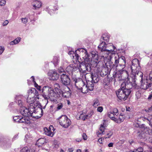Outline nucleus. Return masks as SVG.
<instances>
[{
	"label": "nucleus",
	"instance_id": "7",
	"mask_svg": "<svg viewBox=\"0 0 152 152\" xmlns=\"http://www.w3.org/2000/svg\"><path fill=\"white\" fill-rule=\"evenodd\" d=\"M105 63V66L102 67V70H99V72L103 73V75H106L111 70V66L113 62V60L107 58H103Z\"/></svg>",
	"mask_w": 152,
	"mask_h": 152
},
{
	"label": "nucleus",
	"instance_id": "9",
	"mask_svg": "<svg viewBox=\"0 0 152 152\" xmlns=\"http://www.w3.org/2000/svg\"><path fill=\"white\" fill-rule=\"evenodd\" d=\"M114 61L115 65H116V67L118 66V64L120 66H122V68L125 67L126 61L125 58L124 56L119 57L118 54H115V56L113 57V61Z\"/></svg>",
	"mask_w": 152,
	"mask_h": 152
},
{
	"label": "nucleus",
	"instance_id": "43",
	"mask_svg": "<svg viewBox=\"0 0 152 152\" xmlns=\"http://www.w3.org/2000/svg\"><path fill=\"white\" fill-rule=\"evenodd\" d=\"M6 3L5 0H0V5L1 6L4 5Z\"/></svg>",
	"mask_w": 152,
	"mask_h": 152
},
{
	"label": "nucleus",
	"instance_id": "56",
	"mask_svg": "<svg viewBox=\"0 0 152 152\" xmlns=\"http://www.w3.org/2000/svg\"><path fill=\"white\" fill-rule=\"evenodd\" d=\"M69 152H72L73 151V150L72 148H69L68 150Z\"/></svg>",
	"mask_w": 152,
	"mask_h": 152
},
{
	"label": "nucleus",
	"instance_id": "36",
	"mask_svg": "<svg viewBox=\"0 0 152 152\" xmlns=\"http://www.w3.org/2000/svg\"><path fill=\"white\" fill-rule=\"evenodd\" d=\"M20 20L22 23L24 24H26L28 21V18H21Z\"/></svg>",
	"mask_w": 152,
	"mask_h": 152
},
{
	"label": "nucleus",
	"instance_id": "29",
	"mask_svg": "<svg viewBox=\"0 0 152 152\" xmlns=\"http://www.w3.org/2000/svg\"><path fill=\"white\" fill-rule=\"evenodd\" d=\"M80 90L83 93L86 94L87 93L88 91V88L86 86V85L84 84L82 87L80 88Z\"/></svg>",
	"mask_w": 152,
	"mask_h": 152
},
{
	"label": "nucleus",
	"instance_id": "31",
	"mask_svg": "<svg viewBox=\"0 0 152 152\" xmlns=\"http://www.w3.org/2000/svg\"><path fill=\"white\" fill-rule=\"evenodd\" d=\"M21 39V38L20 37L17 38L14 40L10 42V45H13L17 44L20 41Z\"/></svg>",
	"mask_w": 152,
	"mask_h": 152
},
{
	"label": "nucleus",
	"instance_id": "63",
	"mask_svg": "<svg viewBox=\"0 0 152 152\" xmlns=\"http://www.w3.org/2000/svg\"><path fill=\"white\" fill-rule=\"evenodd\" d=\"M67 102H68V104H69L70 102H69V101H68Z\"/></svg>",
	"mask_w": 152,
	"mask_h": 152
},
{
	"label": "nucleus",
	"instance_id": "45",
	"mask_svg": "<svg viewBox=\"0 0 152 152\" xmlns=\"http://www.w3.org/2000/svg\"><path fill=\"white\" fill-rule=\"evenodd\" d=\"M30 79L31 81H32L33 83H34V85L35 87H36V86H38V85L36 83L35 81H34V77L32 76L30 78Z\"/></svg>",
	"mask_w": 152,
	"mask_h": 152
},
{
	"label": "nucleus",
	"instance_id": "40",
	"mask_svg": "<svg viewBox=\"0 0 152 152\" xmlns=\"http://www.w3.org/2000/svg\"><path fill=\"white\" fill-rule=\"evenodd\" d=\"M64 69L62 67H60L58 69V71L60 74L63 73L65 74V72H64Z\"/></svg>",
	"mask_w": 152,
	"mask_h": 152
},
{
	"label": "nucleus",
	"instance_id": "24",
	"mask_svg": "<svg viewBox=\"0 0 152 152\" xmlns=\"http://www.w3.org/2000/svg\"><path fill=\"white\" fill-rule=\"evenodd\" d=\"M28 117L24 116L23 117L20 118L19 123H24L26 124H28L30 123V121L28 120Z\"/></svg>",
	"mask_w": 152,
	"mask_h": 152
},
{
	"label": "nucleus",
	"instance_id": "58",
	"mask_svg": "<svg viewBox=\"0 0 152 152\" xmlns=\"http://www.w3.org/2000/svg\"><path fill=\"white\" fill-rule=\"evenodd\" d=\"M76 141L78 142H80L81 141V139H77L76 140Z\"/></svg>",
	"mask_w": 152,
	"mask_h": 152
},
{
	"label": "nucleus",
	"instance_id": "50",
	"mask_svg": "<svg viewBox=\"0 0 152 152\" xmlns=\"http://www.w3.org/2000/svg\"><path fill=\"white\" fill-rule=\"evenodd\" d=\"M113 133L112 132L110 131L109 133H107V135L108 136V137H105L106 138H109L112 135Z\"/></svg>",
	"mask_w": 152,
	"mask_h": 152
},
{
	"label": "nucleus",
	"instance_id": "25",
	"mask_svg": "<svg viewBox=\"0 0 152 152\" xmlns=\"http://www.w3.org/2000/svg\"><path fill=\"white\" fill-rule=\"evenodd\" d=\"M106 126V125L105 124V120H104V122L103 124H101L100 125V127L99 128V133L98 134V135L101 134H104V130Z\"/></svg>",
	"mask_w": 152,
	"mask_h": 152
},
{
	"label": "nucleus",
	"instance_id": "38",
	"mask_svg": "<svg viewBox=\"0 0 152 152\" xmlns=\"http://www.w3.org/2000/svg\"><path fill=\"white\" fill-rule=\"evenodd\" d=\"M20 118V116H14L13 118L14 121L16 122H19V120Z\"/></svg>",
	"mask_w": 152,
	"mask_h": 152
},
{
	"label": "nucleus",
	"instance_id": "27",
	"mask_svg": "<svg viewBox=\"0 0 152 152\" xmlns=\"http://www.w3.org/2000/svg\"><path fill=\"white\" fill-rule=\"evenodd\" d=\"M93 83L92 82L89 81L87 82L86 86L90 91H93L94 89V85Z\"/></svg>",
	"mask_w": 152,
	"mask_h": 152
},
{
	"label": "nucleus",
	"instance_id": "3",
	"mask_svg": "<svg viewBox=\"0 0 152 152\" xmlns=\"http://www.w3.org/2000/svg\"><path fill=\"white\" fill-rule=\"evenodd\" d=\"M28 96L27 101L29 104V109L31 110L32 109L33 110L39 104V102L37 100L39 98L38 97V93L34 88H31L28 91Z\"/></svg>",
	"mask_w": 152,
	"mask_h": 152
},
{
	"label": "nucleus",
	"instance_id": "62",
	"mask_svg": "<svg viewBox=\"0 0 152 152\" xmlns=\"http://www.w3.org/2000/svg\"><path fill=\"white\" fill-rule=\"evenodd\" d=\"M13 104V103H11L9 105V106H11Z\"/></svg>",
	"mask_w": 152,
	"mask_h": 152
},
{
	"label": "nucleus",
	"instance_id": "54",
	"mask_svg": "<svg viewBox=\"0 0 152 152\" xmlns=\"http://www.w3.org/2000/svg\"><path fill=\"white\" fill-rule=\"evenodd\" d=\"M113 143H110L108 144V146L109 147H113Z\"/></svg>",
	"mask_w": 152,
	"mask_h": 152
},
{
	"label": "nucleus",
	"instance_id": "13",
	"mask_svg": "<svg viewBox=\"0 0 152 152\" xmlns=\"http://www.w3.org/2000/svg\"><path fill=\"white\" fill-rule=\"evenodd\" d=\"M48 76L50 80H57L59 77V75L54 69L50 71L48 73Z\"/></svg>",
	"mask_w": 152,
	"mask_h": 152
},
{
	"label": "nucleus",
	"instance_id": "37",
	"mask_svg": "<svg viewBox=\"0 0 152 152\" xmlns=\"http://www.w3.org/2000/svg\"><path fill=\"white\" fill-rule=\"evenodd\" d=\"M76 51V50L75 51ZM76 53V51H75V53L74 52L70 51L69 52V54L71 55H72V56H73V58L74 59H76V60H77V58H76L75 54Z\"/></svg>",
	"mask_w": 152,
	"mask_h": 152
},
{
	"label": "nucleus",
	"instance_id": "30",
	"mask_svg": "<svg viewBox=\"0 0 152 152\" xmlns=\"http://www.w3.org/2000/svg\"><path fill=\"white\" fill-rule=\"evenodd\" d=\"M124 117L123 116L122 114H120L118 119L116 118V120H115V121L117 123H120L124 121Z\"/></svg>",
	"mask_w": 152,
	"mask_h": 152
},
{
	"label": "nucleus",
	"instance_id": "64",
	"mask_svg": "<svg viewBox=\"0 0 152 152\" xmlns=\"http://www.w3.org/2000/svg\"><path fill=\"white\" fill-rule=\"evenodd\" d=\"M53 11V10H50V11L51 12H52V11Z\"/></svg>",
	"mask_w": 152,
	"mask_h": 152
},
{
	"label": "nucleus",
	"instance_id": "34",
	"mask_svg": "<svg viewBox=\"0 0 152 152\" xmlns=\"http://www.w3.org/2000/svg\"><path fill=\"white\" fill-rule=\"evenodd\" d=\"M58 60L59 59L58 57L57 56H55L54 57L52 61L53 62V63L55 66L58 64Z\"/></svg>",
	"mask_w": 152,
	"mask_h": 152
},
{
	"label": "nucleus",
	"instance_id": "47",
	"mask_svg": "<svg viewBox=\"0 0 152 152\" xmlns=\"http://www.w3.org/2000/svg\"><path fill=\"white\" fill-rule=\"evenodd\" d=\"M59 146V144L55 143L53 145V148H57Z\"/></svg>",
	"mask_w": 152,
	"mask_h": 152
},
{
	"label": "nucleus",
	"instance_id": "19",
	"mask_svg": "<svg viewBox=\"0 0 152 152\" xmlns=\"http://www.w3.org/2000/svg\"><path fill=\"white\" fill-rule=\"evenodd\" d=\"M32 5L34 9H38L41 7L42 3L40 1L34 0L32 2Z\"/></svg>",
	"mask_w": 152,
	"mask_h": 152
},
{
	"label": "nucleus",
	"instance_id": "46",
	"mask_svg": "<svg viewBox=\"0 0 152 152\" xmlns=\"http://www.w3.org/2000/svg\"><path fill=\"white\" fill-rule=\"evenodd\" d=\"M103 110V108L102 107H99L97 108V111L100 113H101Z\"/></svg>",
	"mask_w": 152,
	"mask_h": 152
},
{
	"label": "nucleus",
	"instance_id": "35",
	"mask_svg": "<svg viewBox=\"0 0 152 152\" xmlns=\"http://www.w3.org/2000/svg\"><path fill=\"white\" fill-rule=\"evenodd\" d=\"M99 105L100 103L98 99H96L94 100V103L93 105L94 107H96L97 106Z\"/></svg>",
	"mask_w": 152,
	"mask_h": 152
},
{
	"label": "nucleus",
	"instance_id": "28",
	"mask_svg": "<svg viewBox=\"0 0 152 152\" xmlns=\"http://www.w3.org/2000/svg\"><path fill=\"white\" fill-rule=\"evenodd\" d=\"M110 37L109 34L107 33H105L103 34L101 38V40L102 39L107 42H108L109 40Z\"/></svg>",
	"mask_w": 152,
	"mask_h": 152
},
{
	"label": "nucleus",
	"instance_id": "53",
	"mask_svg": "<svg viewBox=\"0 0 152 152\" xmlns=\"http://www.w3.org/2000/svg\"><path fill=\"white\" fill-rule=\"evenodd\" d=\"M149 79L151 81H152V71L150 72L149 75Z\"/></svg>",
	"mask_w": 152,
	"mask_h": 152
},
{
	"label": "nucleus",
	"instance_id": "22",
	"mask_svg": "<svg viewBox=\"0 0 152 152\" xmlns=\"http://www.w3.org/2000/svg\"><path fill=\"white\" fill-rule=\"evenodd\" d=\"M91 77L92 79L91 82L94 83H97L99 80L98 75L96 73H92L91 74Z\"/></svg>",
	"mask_w": 152,
	"mask_h": 152
},
{
	"label": "nucleus",
	"instance_id": "48",
	"mask_svg": "<svg viewBox=\"0 0 152 152\" xmlns=\"http://www.w3.org/2000/svg\"><path fill=\"white\" fill-rule=\"evenodd\" d=\"M104 141V139L102 138H100L98 140V142L100 144H102V142Z\"/></svg>",
	"mask_w": 152,
	"mask_h": 152
},
{
	"label": "nucleus",
	"instance_id": "11",
	"mask_svg": "<svg viewBox=\"0 0 152 152\" xmlns=\"http://www.w3.org/2000/svg\"><path fill=\"white\" fill-rule=\"evenodd\" d=\"M59 123L62 126L67 128L71 124L70 119L65 115H62L59 118Z\"/></svg>",
	"mask_w": 152,
	"mask_h": 152
},
{
	"label": "nucleus",
	"instance_id": "60",
	"mask_svg": "<svg viewBox=\"0 0 152 152\" xmlns=\"http://www.w3.org/2000/svg\"><path fill=\"white\" fill-rule=\"evenodd\" d=\"M55 85L57 87H59V85L58 84L56 83L55 84Z\"/></svg>",
	"mask_w": 152,
	"mask_h": 152
},
{
	"label": "nucleus",
	"instance_id": "59",
	"mask_svg": "<svg viewBox=\"0 0 152 152\" xmlns=\"http://www.w3.org/2000/svg\"><path fill=\"white\" fill-rule=\"evenodd\" d=\"M149 125L151 126V127H152V122H149Z\"/></svg>",
	"mask_w": 152,
	"mask_h": 152
},
{
	"label": "nucleus",
	"instance_id": "8",
	"mask_svg": "<svg viewBox=\"0 0 152 152\" xmlns=\"http://www.w3.org/2000/svg\"><path fill=\"white\" fill-rule=\"evenodd\" d=\"M140 66V64L139 60L137 59H134L132 61V65L131 67L132 69L131 79L133 80L134 82L136 81V78L137 77V72L138 71H135Z\"/></svg>",
	"mask_w": 152,
	"mask_h": 152
},
{
	"label": "nucleus",
	"instance_id": "55",
	"mask_svg": "<svg viewBox=\"0 0 152 152\" xmlns=\"http://www.w3.org/2000/svg\"><path fill=\"white\" fill-rule=\"evenodd\" d=\"M152 97V94H150L148 98V99H151Z\"/></svg>",
	"mask_w": 152,
	"mask_h": 152
},
{
	"label": "nucleus",
	"instance_id": "49",
	"mask_svg": "<svg viewBox=\"0 0 152 152\" xmlns=\"http://www.w3.org/2000/svg\"><path fill=\"white\" fill-rule=\"evenodd\" d=\"M9 23V21L7 20H5L3 23L2 25L4 26H7Z\"/></svg>",
	"mask_w": 152,
	"mask_h": 152
},
{
	"label": "nucleus",
	"instance_id": "15",
	"mask_svg": "<svg viewBox=\"0 0 152 152\" xmlns=\"http://www.w3.org/2000/svg\"><path fill=\"white\" fill-rule=\"evenodd\" d=\"M30 110L29 108L28 109L25 107H23L20 108V112L23 116L28 117L31 114Z\"/></svg>",
	"mask_w": 152,
	"mask_h": 152
},
{
	"label": "nucleus",
	"instance_id": "61",
	"mask_svg": "<svg viewBox=\"0 0 152 152\" xmlns=\"http://www.w3.org/2000/svg\"><path fill=\"white\" fill-rule=\"evenodd\" d=\"M77 152H81V151L80 149H78L77 150Z\"/></svg>",
	"mask_w": 152,
	"mask_h": 152
},
{
	"label": "nucleus",
	"instance_id": "23",
	"mask_svg": "<svg viewBox=\"0 0 152 152\" xmlns=\"http://www.w3.org/2000/svg\"><path fill=\"white\" fill-rule=\"evenodd\" d=\"M67 89L66 90L63 91L62 93L63 97L65 98H69L71 96V92L70 88L66 86Z\"/></svg>",
	"mask_w": 152,
	"mask_h": 152
},
{
	"label": "nucleus",
	"instance_id": "41",
	"mask_svg": "<svg viewBox=\"0 0 152 152\" xmlns=\"http://www.w3.org/2000/svg\"><path fill=\"white\" fill-rule=\"evenodd\" d=\"M57 107L56 110H58L61 109L63 107V105L61 103H60L57 105Z\"/></svg>",
	"mask_w": 152,
	"mask_h": 152
},
{
	"label": "nucleus",
	"instance_id": "5",
	"mask_svg": "<svg viewBox=\"0 0 152 152\" xmlns=\"http://www.w3.org/2000/svg\"><path fill=\"white\" fill-rule=\"evenodd\" d=\"M128 85H126L125 83H123L121 85V88L116 91L117 96L120 100H125L131 93L130 89L126 88Z\"/></svg>",
	"mask_w": 152,
	"mask_h": 152
},
{
	"label": "nucleus",
	"instance_id": "18",
	"mask_svg": "<svg viewBox=\"0 0 152 152\" xmlns=\"http://www.w3.org/2000/svg\"><path fill=\"white\" fill-rule=\"evenodd\" d=\"M75 85L77 88L80 89V88L84 84V82L82 79H76L74 80Z\"/></svg>",
	"mask_w": 152,
	"mask_h": 152
},
{
	"label": "nucleus",
	"instance_id": "57",
	"mask_svg": "<svg viewBox=\"0 0 152 152\" xmlns=\"http://www.w3.org/2000/svg\"><path fill=\"white\" fill-rule=\"evenodd\" d=\"M36 87L37 88L38 90H40V87L39 86H38H38L36 85Z\"/></svg>",
	"mask_w": 152,
	"mask_h": 152
},
{
	"label": "nucleus",
	"instance_id": "4",
	"mask_svg": "<svg viewBox=\"0 0 152 152\" xmlns=\"http://www.w3.org/2000/svg\"><path fill=\"white\" fill-rule=\"evenodd\" d=\"M113 79H114V80L115 81L121 80H124L127 79V80H129L131 85L132 83H135V82H133V80L131 79V77L129 78L128 72L125 70H119L116 72H114L113 74Z\"/></svg>",
	"mask_w": 152,
	"mask_h": 152
},
{
	"label": "nucleus",
	"instance_id": "12",
	"mask_svg": "<svg viewBox=\"0 0 152 152\" xmlns=\"http://www.w3.org/2000/svg\"><path fill=\"white\" fill-rule=\"evenodd\" d=\"M60 77L61 82L63 84L66 86L70 85V80L68 75L65 74L63 73L61 75Z\"/></svg>",
	"mask_w": 152,
	"mask_h": 152
},
{
	"label": "nucleus",
	"instance_id": "17",
	"mask_svg": "<svg viewBox=\"0 0 152 152\" xmlns=\"http://www.w3.org/2000/svg\"><path fill=\"white\" fill-rule=\"evenodd\" d=\"M66 70L69 74H72L73 72L77 70L76 64L70 65L66 68Z\"/></svg>",
	"mask_w": 152,
	"mask_h": 152
},
{
	"label": "nucleus",
	"instance_id": "32",
	"mask_svg": "<svg viewBox=\"0 0 152 152\" xmlns=\"http://www.w3.org/2000/svg\"><path fill=\"white\" fill-rule=\"evenodd\" d=\"M45 142H46L45 139L44 138H41L39 139L37 141L36 143L38 144H40V145H42Z\"/></svg>",
	"mask_w": 152,
	"mask_h": 152
},
{
	"label": "nucleus",
	"instance_id": "42",
	"mask_svg": "<svg viewBox=\"0 0 152 152\" xmlns=\"http://www.w3.org/2000/svg\"><path fill=\"white\" fill-rule=\"evenodd\" d=\"M19 98H20V96L17 97L16 99L18 100V104L20 107L22 105V102L21 100L19 99Z\"/></svg>",
	"mask_w": 152,
	"mask_h": 152
},
{
	"label": "nucleus",
	"instance_id": "44",
	"mask_svg": "<svg viewBox=\"0 0 152 152\" xmlns=\"http://www.w3.org/2000/svg\"><path fill=\"white\" fill-rule=\"evenodd\" d=\"M4 50V47L3 46H0V55L2 54Z\"/></svg>",
	"mask_w": 152,
	"mask_h": 152
},
{
	"label": "nucleus",
	"instance_id": "52",
	"mask_svg": "<svg viewBox=\"0 0 152 152\" xmlns=\"http://www.w3.org/2000/svg\"><path fill=\"white\" fill-rule=\"evenodd\" d=\"M45 10L46 11L48 12V13L51 15L52 13L50 12V9L48 7H47L45 8Z\"/></svg>",
	"mask_w": 152,
	"mask_h": 152
},
{
	"label": "nucleus",
	"instance_id": "33",
	"mask_svg": "<svg viewBox=\"0 0 152 152\" xmlns=\"http://www.w3.org/2000/svg\"><path fill=\"white\" fill-rule=\"evenodd\" d=\"M107 115L112 120L115 121V120H116V118L114 117L115 115L112 112H108L107 113Z\"/></svg>",
	"mask_w": 152,
	"mask_h": 152
},
{
	"label": "nucleus",
	"instance_id": "2",
	"mask_svg": "<svg viewBox=\"0 0 152 152\" xmlns=\"http://www.w3.org/2000/svg\"><path fill=\"white\" fill-rule=\"evenodd\" d=\"M98 48L101 51L100 55L102 58H107L113 60V57L115 56L117 49L112 44H106L105 42H102L98 46Z\"/></svg>",
	"mask_w": 152,
	"mask_h": 152
},
{
	"label": "nucleus",
	"instance_id": "26",
	"mask_svg": "<svg viewBox=\"0 0 152 152\" xmlns=\"http://www.w3.org/2000/svg\"><path fill=\"white\" fill-rule=\"evenodd\" d=\"M35 148L34 147L32 149H29L28 147L27 146L23 148L20 151V152H35Z\"/></svg>",
	"mask_w": 152,
	"mask_h": 152
},
{
	"label": "nucleus",
	"instance_id": "1",
	"mask_svg": "<svg viewBox=\"0 0 152 152\" xmlns=\"http://www.w3.org/2000/svg\"><path fill=\"white\" fill-rule=\"evenodd\" d=\"M91 54L92 58H89L86 50L83 48H80L76 50L75 54L76 58L78 60L79 58H83V61L80 64H76L77 70L82 73H85L86 71H90L91 70L90 65L93 66L97 65L98 61V55L97 52L95 51H92Z\"/></svg>",
	"mask_w": 152,
	"mask_h": 152
},
{
	"label": "nucleus",
	"instance_id": "21",
	"mask_svg": "<svg viewBox=\"0 0 152 152\" xmlns=\"http://www.w3.org/2000/svg\"><path fill=\"white\" fill-rule=\"evenodd\" d=\"M40 110L41 111V114L39 115L38 116L37 114V113H35V111L34 109V110H32V109H31V110H30V111L31 112V115H29L28 116H31L32 117L34 118H39L41 117L43 114L42 113H43V110L42 109H40Z\"/></svg>",
	"mask_w": 152,
	"mask_h": 152
},
{
	"label": "nucleus",
	"instance_id": "20",
	"mask_svg": "<svg viewBox=\"0 0 152 152\" xmlns=\"http://www.w3.org/2000/svg\"><path fill=\"white\" fill-rule=\"evenodd\" d=\"M144 131L145 132L143 135H142V137H147L148 135H152V128H150L147 127H145L144 129Z\"/></svg>",
	"mask_w": 152,
	"mask_h": 152
},
{
	"label": "nucleus",
	"instance_id": "10",
	"mask_svg": "<svg viewBox=\"0 0 152 152\" xmlns=\"http://www.w3.org/2000/svg\"><path fill=\"white\" fill-rule=\"evenodd\" d=\"M137 72V77H136V78L137 77L139 78H140V82L141 83V88L144 89L146 90L147 89L149 86L151 87L152 86V83L150 84L148 83L147 82V81L146 80H144V82L143 83V73L141 71H138Z\"/></svg>",
	"mask_w": 152,
	"mask_h": 152
},
{
	"label": "nucleus",
	"instance_id": "14",
	"mask_svg": "<svg viewBox=\"0 0 152 152\" xmlns=\"http://www.w3.org/2000/svg\"><path fill=\"white\" fill-rule=\"evenodd\" d=\"M86 110H83L82 113L80 114V115L79 117L80 119H82L84 121L86 119L89 118L93 114V112L92 111L90 113L86 114Z\"/></svg>",
	"mask_w": 152,
	"mask_h": 152
},
{
	"label": "nucleus",
	"instance_id": "16",
	"mask_svg": "<svg viewBox=\"0 0 152 152\" xmlns=\"http://www.w3.org/2000/svg\"><path fill=\"white\" fill-rule=\"evenodd\" d=\"M52 129L53 131H54V129L52 126H50L48 128L46 127L44 128V131L45 134L49 136L53 137L54 135V133L51 131Z\"/></svg>",
	"mask_w": 152,
	"mask_h": 152
},
{
	"label": "nucleus",
	"instance_id": "6",
	"mask_svg": "<svg viewBox=\"0 0 152 152\" xmlns=\"http://www.w3.org/2000/svg\"><path fill=\"white\" fill-rule=\"evenodd\" d=\"M42 96L45 99L49 98L52 99L56 95V93L51 88L47 86H45L42 89Z\"/></svg>",
	"mask_w": 152,
	"mask_h": 152
},
{
	"label": "nucleus",
	"instance_id": "39",
	"mask_svg": "<svg viewBox=\"0 0 152 152\" xmlns=\"http://www.w3.org/2000/svg\"><path fill=\"white\" fill-rule=\"evenodd\" d=\"M112 112L114 114V115H117L119 114L118 109L116 108L113 109Z\"/></svg>",
	"mask_w": 152,
	"mask_h": 152
},
{
	"label": "nucleus",
	"instance_id": "51",
	"mask_svg": "<svg viewBox=\"0 0 152 152\" xmlns=\"http://www.w3.org/2000/svg\"><path fill=\"white\" fill-rule=\"evenodd\" d=\"M82 136L83 137V139L84 140H86L87 139V137L86 134L85 133H83V134Z\"/></svg>",
	"mask_w": 152,
	"mask_h": 152
}]
</instances>
